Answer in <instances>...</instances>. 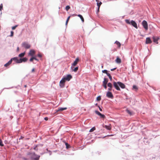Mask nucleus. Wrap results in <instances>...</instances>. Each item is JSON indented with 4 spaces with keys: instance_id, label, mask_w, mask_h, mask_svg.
<instances>
[{
    "instance_id": "18",
    "label": "nucleus",
    "mask_w": 160,
    "mask_h": 160,
    "mask_svg": "<svg viewBox=\"0 0 160 160\" xmlns=\"http://www.w3.org/2000/svg\"><path fill=\"white\" fill-rule=\"evenodd\" d=\"M103 127L105 128L106 129L108 130H110L111 129V127L110 124L108 126L106 125L103 126Z\"/></svg>"
},
{
    "instance_id": "49",
    "label": "nucleus",
    "mask_w": 160,
    "mask_h": 160,
    "mask_svg": "<svg viewBox=\"0 0 160 160\" xmlns=\"http://www.w3.org/2000/svg\"><path fill=\"white\" fill-rule=\"evenodd\" d=\"M2 8V6H1L0 5V10H1V9Z\"/></svg>"
},
{
    "instance_id": "46",
    "label": "nucleus",
    "mask_w": 160,
    "mask_h": 160,
    "mask_svg": "<svg viewBox=\"0 0 160 160\" xmlns=\"http://www.w3.org/2000/svg\"><path fill=\"white\" fill-rule=\"evenodd\" d=\"M112 87H109V88H108V90L109 91H111V90H112Z\"/></svg>"
},
{
    "instance_id": "29",
    "label": "nucleus",
    "mask_w": 160,
    "mask_h": 160,
    "mask_svg": "<svg viewBox=\"0 0 160 160\" xmlns=\"http://www.w3.org/2000/svg\"><path fill=\"white\" fill-rule=\"evenodd\" d=\"M95 112L96 114H97V115H98L99 116L101 114V113H100L99 111H95Z\"/></svg>"
},
{
    "instance_id": "43",
    "label": "nucleus",
    "mask_w": 160,
    "mask_h": 160,
    "mask_svg": "<svg viewBox=\"0 0 160 160\" xmlns=\"http://www.w3.org/2000/svg\"><path fill=\"white\" fill-rule=\"evenodd\" d=\"M106 74H107V76H108V77H110V76H111V75H110V74L109 73H107Z\"/></svg>"
},
{
    "instance_id": "57",
    "label": "nucleus",
    "mask_w": 160,
    "mask_h": 160,
    "mask_svg": "<svg viewBox=\"0 0 160 160\" xmlns=\"http://www.w3.org/2000/svg\"><path fill=\"white\" fill-rule=\"evenodd\" d=\"M24 87H27L26 85H25V86H24Z\"/></svg>"
},
{
    "instance_id": "5",
    "label": "nucleus",
    "mask_w": 160,
    "mask_h": 160,
    "mask_svg": "<svg viewBox=\"0 0 160 160\" xmlns=\"http://www.w3.org/2000/svg\"><path fill=\"white\" fill-rule=\"evenodd\" d=\"M22 46L23 47H24L26 49H29L31 47V46L30 44H28L27 42H25L22 43Z\"/></svg>"
},
{
    "instance_id": "4",
    "label": "nucleus",
    "mask_w": 160,
    "mask_h": 160,
    "mask_svg": "<svg viewBox=\"0 0 160 160\" xmlns=\"http://www.w3.org/2000/svg\"><path fill=\"white\" fill-rule=\"evenodd\" d=\"M142 24L145 29L147 30L148 28V24L147 22L145 20H143L142 22Z\"/></svg>"
},
{
    "instance_id": "3",
    "label": "nucleus",
    "mask_w": 160,
    "mask_h": 160,
    "mask_svg": "<svg viewBox=\"0 0 160 160\" xmlns=\"http://www.w3.org/2000/svg\"><path fill=\"white\" fill-rule=\"evenodd\" d=\"M40 156L36 154L35 153L31 154V158L33 160H39Z\"/></svg>"
},
{
    "instance_id": "15",
    "label": "nucleus",
    "mask_w": 160,
    "mask_h": 160,
    "mask_svg": "<svg viewBox=\"0 0 160 160\" xmlns=\"http://www.w3.org/2000/svg\"><path fill=\"white\" fill-rule=\"evenodd\" d=\"M152 42L150 38H147L146 39V43L147 44H150L152 43Z\"/></svg>"
},
{
    "instance_id": "25",
    "label": "nucleus",
    "mask_w": 160,
    "mask_h": 160,
    "mask_svg": "<svg viewBox=\"0 0 160 160\" xmlns=\"http://www.w3.org/2000/svg\"><path fill=\"white\" fill-rule=\"evenodd\" d=\"M70 8V7L69 6H67L66 7L65 9L67 11H68Z\"/></svg>"
},
{
    "instance_id": "1",
    "label": "nucleus",
    "mask_w": 160,
    "mask_h": 160,
    "mask_svg": "<svg viewBox=\"0 0 160 160\" xmlns=\"http://www.w3.org/2000/svg\"><path fill=\"white\" fill-rule=\"evenodd\" d=\"M118 85H119L120 87L122 89H124L125 88V85L122 83L119 82H114L113 86L117 90L120 91V89Z\"/></svg>"
},
{
    "instance_id": "38",
    "label": "nucleus",
    "mask_w": 160,
    "mask_h": 160,
    "mask_svg": "<svg viewBox=\"0 0 160 160\" xmlns=\"http://www.w3.org/2000/svg\"><path fill=\"white\" fill-rule=\"evenodd\" d=\"M13 33H14V32H13V31H11V35H10V36L11 37H12L13 36Z\"/></svg>"
},
{
    "instance_id": "8",
    "label": "nucleus",
    "mask_w": 160,
    "mask_h": 160,
    "mask_svg": "<svg viewBox=\"0 0 160 160\" xmlns=\"http://www.w3.org/2000/svg\"><path fill=\"white\" fill-rule=\"evenodd\" d=\"M108 82V79L107 78H104V81L103 82V86L106 89L107 88V84Z\"/></svg>"
},
{
    "instance_id": "34",
    "label": "nucleus",
    "mask_w": 160,
    "mask_h": 160,
    "mask_svg": "<svg viewBox=\"0 0 160 160\" xmlns=\"http://www.w3.org/2000/svg\"><path fill=\"white\" fill-rule=\"evenodd\" d=\"M33 58V57H32V58L30 59L29 61L31 62H32L34 60Z\"/></svg>"
},
{
    "instance_id": "27",
    "label": "nucleus",
    "mask_w": 160,
    "mask_h": 160,
    "mask_svg": "<svg viewBox=\"0 0 160 160\" xmlns=\"http://www.w3.org/2000/svg\"><path fill=\"white\" fill-rule=\"evenodd\" d=\"M99 116L101 118H102L103 119H104L106 118L105 116L104 115L102 114L101 113V115H99Z\"/></svg>"
},
{
    "instance_id": "40",
    "label": "nucleus",
    "mask_w": 160,
    "mask_h": 160,
    "mask_svg": "<svg viewBox=\"0 0 160 160\" xmlns=\"http://www.w3.org/2000/svg\"><path fill=\"white\" fill-rule=\"evenodd\" d=\"M38 56L39 58H41L42 57V55L40 53H38Z\"/></svg>"
},
{
    "instance_id": "11",
    "label": "nucleus",
    "mask_w": 160,
    "mask_h": 160,
    "mask_svg": "<svg viewBox=\"0 0 160 160\" xmlns=\"http://www.w3.org/2000/svg\"><path fill=\"white\" fill-rule=\"evenodd\" d=\"M12 60H13L16 63H20L19 59H18V58L17 57H15L11 58Z\"/></svg>"
},
{
    "instance_id": "47",
    "label": "nucleus",
    "mask_w": 160,
    "mask_h": 160,
    "mask_svg": "<svg viewBox=\"0 0 160 160\" xmlns=\"http://www.w3.org/2000/svg\"><path fill=\"white\" fill-rule=\"evenodd\" d=\"M98 107H99V110L101 111H102V109L99 106H98Z\"/></svg>"
},
{
    "instance_id": "52",
    "label": "nucleus",
    "mask_w": 160,
    "mask_h": 160,
    "mask_svg": "<svg viewBox=\"0 0 160 160\" xmlns=\"http://www.w3.org/2000/svg\"><path fill=\"white\" fill-rule=\"evenodd\" d=\"M34 68H33L32 69V72H33L34 71Z\"/></svg>"
},
{
    "instance_id": "39",
    "label": "nucleus",
    "mask_w": 160,
    "mask_h": 160,
    "mask_svg": "<svg viewBox=\"0 0 160 160\" xmlns=\"http://www.w3.org/2000/svg\"><path fill=\"white\" fill-rule=\"evenodd\" d=\"M33 58H33L34 60H37V61H38V60L36 56H34L33 57Z\"/></svg>"
},
{
    "instance_id": "41",
    "label": "nucleus",
    "mask_w": 160,
    "mask_h": 160,
    "mask_svg": "<svg viewBox=\"0 0 160 160\" xmlns=\"http://www.w3.org/2000/svg\"><path fill=\"white\" fill-rule=\"evenodd\" d=\"M9 64H8V63L7 62V63H6V64H5L4 65V66L5 67H7L8 66H9Z\"/></svg>"
},
{
    "instance_id": "7",
    "label": "nucleus",
    "mask_w": 160,
    "mask_h": 160,
    "mask_svg": "<svg viewBox=\"0 0 160 160\" xmlns=\"http://www.w3.org/2000/svg\"><path fill=\"white\" fill-rule=\"evenodd\" d=\"M35 51L33 49H31L30 50L29 52L28 53V56H31L32 57H34L35 56Z\"/></svg>"
},
{
    "instance_id": "48",
    "label": "nucleus",
    "mask_w": 160,
    "mask_h": 160,
    "mask_svg": "<svg viewBox=\"0 0 160 160\" xmlns=\"http://www.w3.org/2000/svg\"><path fill=\"white\" fill-rule=\"evenodd\" d=\"M109 78L110 79V80H112V77L111 76H110V77H109Z\"/></svg>"
},
{
    "instance_id": "13",
    "label": "nucleus",
    "mask_w": 160,
    "mask_h": 160,
    "mask_svg": "<svg viewBox=\"0 0 160 160\" xmlns=\"http://www.w3.org/2000/svg\"><path fill=\"white\" fill-rule=\"evenodd\" d=\"M152 38L153 42H155L156 44L158 43V40L159 39V37H153Z\"/></svg>"
},
{
    "instance_id": "24",
    "label": "nucleus",
    "mask_w": 160,
    "mask_h": 160,
    "mask_svg": "<svg viewBox=\"0 0 160 160\" xmlns=\"http://www.w3.org/2000/svg\"><path fill=\"white\" fill-rule=\"evenodd\" d=\"M132 89L136 91H137L138 90V88L136 86L134 85L133 86Z\"/></svg>"
},
{
    "instance_id": "17",
    "label": "nucleus",
    "mask_w": 160,
    "mask_h": 160,
    "mask_svg": "<svg viewBox=\"0 0 160 160\" xmlns=\"http://www.w3.org/2000/svg\"><path fill=\"white\" fill-rule=\"evenodd\" d=\"M67 109V108H58V109L57 110H56V112H58L60 111H62L64 110H66Z\"/></svg>"
},
{
    "instance_id": "53",
    "label": "nucleus",
    "mask_w": 160,
    "mask_h": 160,
    "mask_svg": "<svg viewBox=\"0 0 160 160\" xmlns=\"http://www.w3.org/2000/svg\"><path fill=\"white\" fill-rule=\"evenodd\" d=\"M37 146H36L34 148V149L35 150H37L36 148H37Z\"/></svg>"
},
{
    "instance_id": "21",
    "label": "nucleus",
    "mask_w": 160,
    "mask_h": 160,
    "mask_svg": "<svg viewBox=\"0 0 160 160\" xmlns=\"http://www.w3.org/2000/svg\"><path fill=\"white\" fill-rule=\"evenodd\" d=\"M126 111L130 116L132 115L133 114V113L128 109H127Z\"/></svg>"
},
{
    "instance_id": "16",
    "label": "nucleus",
    "mask_w": 160,
    "mask_h": 160,
    "mask_svg": "<svg viewBox=\"0 0 160 160\" xmlns=\"http://www.w3.org/2000/svg\"><path fill=\"white\" fill-rule=\"evenodd\" d=\"M28 60V59L26 58H20L19 59V61L20 63H22V62H26Z\"/></svg>"
},
{
    "instance_id": "58",
    "label": "nucleus",
    "mask_w": 160,
    "mask_h": 160,
    "mask_svg": "<svg viewBox=\"0 0 160 160\" xmlns=\"http://www.w3.org/2000/svg\"><path fill=\"white\" fill-rule=\"evenodd\" d=\"M65 0H64V2H65Z\"/></svg>"
},
{
    "instance_id": "14",
    "label": "nucleus",
    "mask_w": 160,
    "mask_h": 160,
    "mask_svg": "<svg viewBox=\"0 0 160 160\" xmlns=\"http://www.w3.org/2000/svg\"><path fill=\"white\" fill-rule=\"evenodd\" d=\"M73 15L74 16H78L81 18V20L82 22H84V19L83 17L81 15H80V14L77 15L76 14H73Z\"/></svg>"
},
{
    "instance_id": "50",
    "label": "nucleus",
    "mask_w": 160,
    "mask_h": 160,
    "mask_svg": "<svg viewBox=\"0 0 160 160\" xmlns=\"http://www.w3.org/2000/svg\"><path fill=\"white\" fill-rule=\"evenodd\" d=\"M99 9L100 8H98V9L97 10V12H99Z\"/></svg>"
},
{
    "instance_id": "33",
    "label": "nucleus",
    "mask_w": 160,
    "mask_h": 160,
    "mask_svg": "<svg viewBox=\"0 0 160 160\" xmlns=\"http://www.w3.org/2000/svg\"><path fill=\"white\" fill-rule=\"evenodd\" d=\"M12 59H11L8 62V63L9 64V65H10L12 62Z\"/></svg>"
},
{
    "instance_id": "37",
    "label": "nucleus",
    "mask_w": 160,
    "mask_h": 160,
    "mask_svg": "<svg viewBox=\"0 0 160 160\" xmlns=\"http://www.w3.org/2000/svg\"><path fill=\"white\" fill-rule=\"evenodd\" d=\"M102 72L103 73H104L106 74H107L108 73L107 71L106 70H102Z\"/></svg>"
},
{
    "instance_id": "28",
    "label": "nucleus",
    "mask_w": 160,
    "mask_h": 160,
    "mask_svg": "<svg viewBox=\"0 0 160 160\" xmlns=\"http://www.w3.org/2000/svg\"><path fill=\"white\" fill-rule=\"evenodd\" d=\"M78 67H76L74 68V69L73 70V71H74V72H77L78 70Z\"/></svg>"
},
{
    "instance_id": "42",
    "label": "nucleus",
    "mask_w": 160,
    "mask_h": 160,
    "mask_svg": "<svg viewBox=\"0 0 160 160\" xmlns=\"http://www.w3.org/2000/svg\"><path fill=\"white\" fill-rule=\"evenodd\" d=\"M70 16H69L67 18V21H69V19H70Z\"/></svg>"
},
{
    "instance_id": "22",
    "label": "nucleus",
    "mask_w": 160,
    "mask_h": 160,
    "mask_svg": "<svg viewBox=\"0 0 160 160\" xmlns=\"http://www.w3.org/2000/svg\"><path fill=\"white\" fill-rule=\"evenodd\" d=\"M115 43H116L118 47L119 48H120L121 46V43L118 41H116L115 42Z\"/></svg>"
},
{
    "instance_id": "55",
    "label": "nucleus",
    "mask_w": 160,
    "mask_h": 160,
    "mask_svg": "<svg viewBox=\"0 0 160 160\" xmlns=\"http://www.w3.org/2000/svg\"><path fill=\"white\" fill-rule=\"evenodd\" d=\"M23 159H24V160H28V159H27V158H23Z\"/></svg>"
},
{
    "instance_id": "32",
    "label": "nucleus",
    "mask_w": 160,
    "mask_h": 160,
    "mask_svg": "<svg viewBox=\"0 0 160 160\" xmlns=\"http://www.w3.org/2000/svg\"><path fill=\"white\" fill-rule=\"evenodd\" d=\"M0 146H4V145L2 143V141L1 139H0Z\"/></svg>"
},
{
    "instance_id": "56",
    "label": "nucleus",
    "mask_w": 160,
    "mask_h": 160,
    "mask_svg": "<svg viewBox=\"0 0 160 160\" xmlns=\"http://www.w3.org/2000/svg\"><path fill=\"white\" fill-rule=\"evenodd\" d=\"M113 136L112 135H108V136Z\"/></svg>"
},
{
    "instance_id": "36",
    "label": "nucleus",
    "mask_w": 160,
    "mask_h": 160,
    "mask_svg": "<svg viewBox=\"0 0 160 160\" xmlns=\"http://www.w3.org/2000/svg\"><path fill=\"white\" fill-rule=\"evenodd\" d=\"M18 26L17 25H16L15 26H13L12 27V30H14L16 29V28Z\"/></svg>"
},
{
    "instance_id": "6",
    "label": "nucleus",
    "mask_w": 160,
    "mask_h": 160,
    "mask_svg": "<svg viewBox=\"0 0 160 160\" xmlns=\"http://www.w3.org/2000/svg\"><path fill=\"white\" fill-rule=\"evenodd\" d=\"M65 82L66 81L63 78H62L60 82V86L61 88L65 86Z\"/></svg>"
},
{
    "instance_id": "35",
    "label": "nucleus",
    "mask_w": 160,
    "mask_h": 160,
    "mask_svg": "<svg viewBox=\"0 0 160 160\" xmlns=\"http://www.w3.org/2000/svg\"><path fill=\"white\" fill-rule=\"evenodd\" d=\"M65 145H66L67 148H69V145L67 143H66Z\"/></svg>"
},
{
    "instance_id": "51",
    "label": "nucleus",
    "mask_w": 160,
    "mask_h": 160,
    "mask_svg": "<svg viewBox=\"0 0 160 160\" xmlns=\"http://www.w3.org/2000/svg\"><path fill=\"white\" fill-rule=\"evenodd\" d=\"M68 21H67L66 20V25H67L68 24Z\"/></svg>"
},
{
    "instance_id": "26",
    "label": "nucleus",
    "mask_w": 160,
    "mask_h": 160,
    "mask_svg": "<svg viewBox=\"0 0 160 160\" xmlns=\"http://www.w3.org/2000/svg\"><path fill=\"white\" fill-rule=\"evenodd\" d=\"M96 129V128L95 127H93L89 131L90 132H93L94 130H95Z\"/></svg>"
},
{
    "instance_id": "10",
    "label": "nucleus",
    "mask_w": 160,
    "mask_h": 160,
    "mask_svg": "<svg viewBox=\"0 0 160 160\" xmlns=\"http://www.w3.org/2000/svg\"><path fill=\"white\" fill-rule=\"evenodd\" d=\"M107 96L110 98H112L113 97V96L112 93L109 92H107Z\"/></svg>"
},
{
    "instance_id": "20",
    "label": "nucleus",
    "mask_w": 160,
    "mask_h": 160,
    "mask_svg": "<svg viewBox=\"0 0 160 160\" xmlns=\"http://www.w3.org/2000/svg\"><path fill=\"white\" fill-rule=\"evenodd\" d=\"M116 62L117 63H120L121 62V60L118 57H117L116 60Z\"/></svg>"
},
{
    "instance_id": "12",
    "label": "nucleus",
    "mask_w": 160,
    "mask_h": 160,
    "mask_svg": "<svg viewBox=\"0 0 160 160\" xmlns=\"http://www.w3.org/2000/svg\"><path fill=\"white\" fill-rule=\"evenodd\" d=\"M79 61V59L78 58H77L75 61L72 64V66H76V65L77 64L78 62Z\"/></svg>"
},
{
    "instance_id": "23",
    "label": "nucleus",
    "mask_w": 160,
    "mask_h": 160,
    "mask_svg": "<svg viewBox=\"0 0 160 160\" xmlns=\"http://www.w3.org/2000/svg\"><path fill=\"white\" fill-rule=\"evenodd\" d=\"M25 52H23V53L20 54L18 56L19 57H22L25 55Z\"/></svg>"
},
{
    "instance_id": "30",
    "label": "nucleus",
    "mask_w": 160,
    "mask_h": 160,
    "mask_svg": "<svg viewBox=\"0 0 160 160\" xmlns=\"http://www.w3.org/2000/svg\"><path fill=\"white\" fill-rule=\"evenodd\" d=\"M108 86L109 87H112V85L110 82H109L108 84Z\"/></svg>"
},
{
    "instance_id": "19",
    "label": "nucleus",
    "mask_w": 160,
    "mask_h": 160,
    "mask_svg": "<svg viewBox=\"0 0 160 160\" xmlns=\"http://www.w3.org/2000/svg\"><path fill=\"white\" fill-rule=\"evenodd\" d=\"M97 2V5L98 8H100L101 5L102 4V2L99 1V0H96Z\"/></svg>"
},
{
    "instance_id": "44",
    "label": "nucleus",
    "mask_w": 160,
    "mask_h": 160,
    "mask_svg": "<svg viewBox=\"0 0 160 160\" xmlns=\"http://www.w3.org/2000/svg\"><path fill=\"white\" fill-rule=\"evenodd\" d=\"M116 69V68H113V69H111V71H114V70H115Z\"/></svg>"
},
{
    "instance_id": "2",
    "label": "nucleus",
    "mask_w": 160,
    "mask_h": 160,
    "mask_svg": "<svg viewBox=\"0 0 160 160\" xmlns=\"http://www.w3.org/2000/svg\"><path fill=\"white\" fill-rule=\"evenodd\" d=\"M125 21L127 23L132 25L136 29L138 28L137 24L134 21L131 20V21H130L129 20L126 19L125 20Z\"/></svg>"
},
{
    "instance_id": "9",
    "label": "nucleus",
    "mask_w": 160,
    "mask_h": 160,
    "mask_svg": "<svg viewBox=\"0 0 160 160\" xmlns=\"http://www.w3.org/2000/svg\"><path fill=\"white\" fill-rule=\"evenodd\" d=\"M72 78V76L70 74H68L63 78L64 79L65 81H69Z\"/></svg>"
},
{
    "instance_id": "45",
    "label": "nucleus",
    "mask_w": 160,
    "mask_h": 160,
    "mask_svg": "<svg viewBox=\"0 0 160 160\" xmlns=\"http://www.w3.org/2000/svg\"><path fill=\"white\" fill-rule=\"evenodd\" d=\"M48 119V117H45L44 118V120L47 121Z\"/></svg>"
},
{
    "instance_id": "31",
    "label": "nucleus",
    "mask_w": 160,
    "mask_h": 160,
    "mask_svg": "<svg viewBox=\"0 0 160 160\" xmlns=\"http://www.w3.org/2000/svg\"><path fill=\"white\" fill-rule=\"evenodd\" d=\"M101 99V97L100 96L98 97L97 98V100L98 101H99Z\"/></svg>"
},
{
    "instance_id": "54",
    "label": "nucleus",
    "mask_w": 160,
    "mask_h": 160,
    "mask_svg": "<svg viewBox=\"0 0 160 160\" xmlns=\"http://www.w3.org/2000/svg\"><path fill=\"white\" fill-rule=\"evenodd\" d=\"M17 50L18 51H19V47H18L17 48Z\"/></svg>"
}]
</instances>
